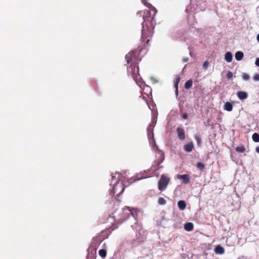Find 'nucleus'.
Wrapping results in <instances>:
<instances>
[{
    "mask_svg": "<svg viewBox=\"0 0 259 259\" xmlns=\"http://www.w3.org/2000/svg\"><path fill=\"white\" fill-rule=\"evenodd\" d=\"M208 65H209V62L207 61H206L203 63V68H204L206 69L207 68Z\"/></svg>",
    "mask_w": 259,
    "mask_h": 259,
    "instance_id": "obj_26",
    "label": "nucleus"
},
{
    "mask_svg": "<svg viewBox=\"0 0 259 259\" xmlns=\"http://www.w3.org/2000/svg\"><path fill=\"white\" fill-rule=\"evenodd\" d=\"M120 185V186H121V183L119 184V183H118L117 185H116L115 186V188H114V189H116L117 187L118 186V185Z\"/></svg>",
    "mask_w": 259,
    "mask_h": 259,
    "instance_id": "obj_32",
    "label": "nucleus"
},
{
    "mask_svg": "<svg viewBox=\"0 0 259 259\" xmlns=\"http://www.w3.org/2000/svg\"><path fill=\"white\" fill-rule=\"evenodd\" d=\"M141 41L142 40H141ZM142 42L143 43V45L140 49L138 50L132 51L125 56V59L127 64L130 65L133 64H138V62L141 60L139 56L140 53L142 52L143 50L146 49V45L148 44V43L146 44L145 41H142Z\"/></svg>",
    "mask_w": 259,
    "mask_h": 259,
    "instance_id": "obj_2",
    "label": "nucleus"
},
{
    "mask_svg": "<svg viewBox=\"0 0 259 259\" xmlns=\"http://www.w3.org/2000/svg\"><path fill=\"white\" fill-rule=\"evenodd\" d=\"M178 206L180 210H183L186 207V203L184 200H180L178 202Z\"/></svg>",
    "mask_w": 259,
    "mask_h": 259,
    "instance_id": "obj_13",
    "label": "nucleus"
},
{
    "mask_svg": "<svg viewBox=\"0 0 259 259\" xmlns=\"http://www.w3.org/2000/svg\"><path fill=\"white\" fill-rule=\"evenodd\" d=\"M194 148V144L192 142H189L184 146V149L187 152H190Z\"/></svg>",
    "mask_w": 259,
    "mask_h": 259,
    "instance_id": "obj_8",
    "label": "nucleus"
},
{
    "mask_svg": "<svg viewBox=\"0 0 259 259\" xmlns=\"http://www.w3.org/2000/svg\"><path fill=\"white\" fill-rule=\"evenodd\" d=\"M178 138L182 141H184L185 138V133L184 130L181 127H178L176 130Z\"/></svg>",
    "mask_w": 259,
    "mask_h": 259,
    "instance_id": "obj_7",
    "label": "nucleus"
},
{
    "mask_svg": "<svg viewBox=\"0 0 259 259\" xmlns=\"http://www.w3.org/2000/svg\"><path fill=\"white\" fill-rule=\"evenodd\" d=\"M99 254L100 255V256L103 258H104L106 257V254H107V252H106V250H105V249H100L99 251Z\"/></svg>",
    "mask_w": 259,
    "mask_h": 259,
    "instance_id": "obj_19",
    "label": "nucleus"
},
{
    "mask_svg": "<svg viewBox=\"0 0 259 259\" xmlns=\"http://www.w3.org/2000/svg\"><path fill=\"white\" fill-rule=\"evenodd\" d=\"M255 64L257 66L259 67V58L256 59Z\"/></svg>",
    "mask_w": 259,
    "mask_h": 259,
    "instance_id": "obj_29",
    "label": "nucleus"
},
{
    "mask_svg": "<svg viewBox=\"0 0 259 259\" xmlns=\"http://www.w3.org/2000/svg\"><path fill=\"white\" fill-rule=\"evenodd\" d=\"M224 109L228 111H231L233 109V106L230 102H227L224 105Z\"/></svg>",
    "mask_w": 259,
    "mask_h": 259,
    "instance_id": "obj_16",
    "label": "nucleus"
},
{
    "mask_svg": "<svg viewBox=\"0 0 259 259\" xmlns=\"http://www.w3.org/2000/svg\"><path fill=\"white\" fill-rule=\"evenodd\" d=\"M140 179H141V178H140L138 179L137 180H140Z\"/></svg>",
    "mask_w": 259,
    "mask_h": 259,
    "instance_id": "obj_35",
    "label": "nucleus"
},
{
    "mask_svg": "<svg viewBox=\"0 0 259 259\" xmlns=\"http://www.w3.org/2000/svg\"><path fill=\"white\" fill-rule=\"evenodd\" d=\"M169 181V178L164 175H162L158 183V189L161 191H164L166 188Z\"/></svg>",
    "mask_w": 259,
    "mask_h": 259,
    "instance_id": "obj_5",
    "label": "nucleus"
},
{
    "mask_svg": "<svg viewBox=\"0 0 259 259\" xmlns=\"http://www.w3.org/2000/svg\"><path fill=\"white\" fill-rule=\"evenodd\" d=\"M214 251L216 253L222 254L224 253L225 250L222 246L219 245L215 247Z\"/></svg>",
    "mask_w": 259,
    "mask_h": 259,
    "instance_id": "obj_11",
    "label": "nucleus"
},
{
    "mask_svg": "<svg viewBox=\"0 0 259 259\" xmlns=\"http://www.w3.org/2000/svg\"><path fill=\"white\" fill-rule=\"evenodd\" d=\"M122 218L119 219L118 222L121 223L127 220L131 215H132L133 217L136 218L137 216V211L134 209H130L129 207H125L122 210Z\"/></svg>",
    "mask_w": 259,
    "mask_h": 259,
    "instance_id": "obj_4",
    "label": "nucleus"
},
{
    "mask_svg": "<svg viewBox=\"0 0 259 259\" xmlns=\"http://www.w3.org/2000/svg\"><path fill=\"white\" fill-rule=\"evenodd\" d=\"M194 228V225L192 223L188 222L184 225V229L187 231H191Z\"/></svg>",
    "mask_w": 259,
    "mask_h": 259,
    "instance_id": "obj_10",
    "label": "nucleus"
},
{
    "mask_svg": "<svg viewBox=\"0 0 259 259\" xmlns=\"http://www.w3.org/2000/svg\"><path fill=\"white\" fill-rule=\"evenodd\" d=\"M177 178L179 180H181L182 181L183 183H184L185 184H188L190 183V178L188 175H178L177 176Z\"/></svg>",
    "mask_w": 259,
    "mask_h": 259,
    "instance_id": "obj_6",
    "label": "nucleus"
},
{
    "mask_svg": "<svg viewBox=\"0 0 259 259\" xmlns=\"http://www.w3.org/2000/svg\"><path fill=\"white\" fill-rule=\"evenodd\" d=\"M188 60H189V59H188V58H184L183 59V61L184 62H188Z\"/></svg>",
    "mask_w": 259,
    "mask_h": 259,
    "instance_id": "obj_30",
    "label": "nucleus"
},
{
    "mask_svg": "<svg viewBox=\"0 0 259 259\" xmlns=\"http://www.w3.org/2000/svg\"><path fill=\"white\" fill-rule=\"evenodd\" d=\"M232 53L228 52L225 54V59L227 62H231L232 60Z\"/></svg>",
    "mask_w": 259,
    "mask_h": 259,
    "instance_id": "obj_15",
    "label": "nucleus"
},
{
    "mask_svg": "<svg viewBox=\"0 0 259 259\" xmlns=\"http://www.w3.org/2000/svg\"><path fill=\"white\" fill-rule=\"evenodd\" d=\"M226 77L229 79H232L233 77V73L230 71H228L227 72Z\"/></svg>",
    "mask_w": 259,
    "mask_h": 259,
    "instance_id": "obj_24",
    "label": "nucleus"
},
{
    "mask_svg": "<svg viewBox=\"0 0 259 259\" xmlns=\"http://www.w3.org/2000/svg\"><path fill=\"white\" fill-rule=\"evenodd\" d=\"M182 117L184 119H187L188 118V115L186 113H184L182 114Z\"/></svg>",
    "mask_w": 259,
    "mask_h": 259,
    "instance_id": "obj_28",
    "label": "nucleus"
},
{
    "mask_svg": "<svg viewBox=\"0 0 259 259\" xmlns=\"http://www.w3.org/2000/svg\"><path fill=\"white\" fill-rule=\"evenodd\" d=\"M180 80L181 77L179 76H177L174 80V86L176 89V92L177 94H178V84L180 81Z\"/></svg>",
    "mask_w": 259,
    "mask_h": 259,
    "instance_id": "obj_12",
    "label": "nucleus"
},
{
    "mask_svg": "<svg viewBox=\"0 0 259 259\" xmlns=\"http://www.w3.org/2000/svg\"><path fill=\"white\" fill-rule=\"evenodd\" d=\"M253 79L255 81H259V74H256L253 76Z\"/></svg>",
    "mask_w": 259,
    "mask_h": 259,
    "instance_id": "obj_27",
    "label": "nucleus"
},
{
    "mask_svg": "<svg viewBox=\"0 0 259 259\" xmlns=\"http://www.w3.org/2000/svg\"><path fill=\"white\" fill-rule=\"evenodd\" d=\"M244 54L241 51H238L235 53V58L237 61H240L243 58Z\"/></svg>",
    "mask_w": 259,
    "mask_h": 259,
    "instance_id": "obj_14",
    "label": "nucleus"
},
{
    "mask_svg": "<svg viewBox=\"0 0 259 259\" xmlns=\"http://www.w3.org/2000/svg\"><path fill=\"white\" fill-rule=\"evenodd\" d=\"M245 148L243 145L237 146L236 147L235 150L239 152H243L245 151Z\"/></svg>",
    "mask_w": 259,
    "mask_h": 259,
    "instance_id": "obj_18",
    "label": "nucleus"
},
{
    "mask_svg": "<svg viewBox=\"0 0 259 259\" xmlns=\"http://www.w3.org/2000/svg\"><path fill=\"white\" fill-rule=\"evenodd\" d=\"M257 40L259 42V34L257 35Z\"/></svg>",
    "mask_w": 259,
    "mask_h": 259,
    "instance_id": "obj_33",
    "label": "nucleus"
},
{
    "mask_svg": "<svg viewBox=\"0 0 259 259\" xmlns=\"http://www.w3.org/2000/svg\"><path fill=\"white\" fill-rule=\"evenodd\" d=\"M193 84V81L192 79L188 80L185 83V88L187 90L190 89Z\"/></svg>",
    "mask_w": 259,
    "mask_h": 259,
    "instance_id": "obj_17",
    "label": "nucleus"
},
{
    "mask_svg": "<svg viewBox=\"0 0 259 259\" xmlns=\"http://www.w3.org/2000/svg\"><path fill=\"white\" fill-rule=\"evenodd\" d=\"M196 166L198 168L201 169V170H202L204 169L205 166H204V164H203L202 162H197V165H196Z\"/></svg>",
    "mask_w": 259,
    "mask_h": 259,
    "instance_id": "obj_22",
    "label": "nucleus"
},
{
    "mask_svg": "<svg viewBox=\"0 0 259 259\" xmlns=\"http://www.w3.org/2000/svg\"><path fill=\"white\" fill-rule=\"evenodd\" d=\"M142 2L150 9L149 10H146L143 12V19L144 22H143L141 36L142 41H145L146 44H148L154 32L155 22L153 17L157 11L151 4L147 2V0H142Z\"/></svg>",
    "mask_w": 259,
    "mask_h": 259,
    "instance_id": "obj_1",
    "label": "nucleus"
},
{
    "mask_svg": "<svg viewBox=\"0 0 259 259\" xmlns=\"http://www.w3.org/2000/svg\"><path fill=\"white\" fill-rule=\"evenodd\" d=\"M238 98L240 100H244L248 97V94L244 91H238L237 93Z\"/></svg>",
    "mask_w": 259,
    "mask_h": 259,
    "instance_id": "obj_9",
    "label": "nucleus"
},
{
    "mask_svg": "<svg viewBox=\"0 0 259 259\" xmlns=\"http://www.w3.org/2000/svg\"><path fill=\"white\" fill-rule=\"evenodd\" d=\"M195 139L196 140L197 145H200L201 142V139L198 135L195 136Z\"/></svg>",
    "mask_w": 259,
    "mask_h": 259,
    "instance_id": "obj_23",
    "label": "nucleus"
},
{
    "mask_svg": "<svg viewBox=\"0 0 259 259\" xmlns=\"http://www.w3.org/2000/svg\"><path fill=\"white\" fill-rule=\"evenodd\" d=\"M242 78L244 80H248L249 78V76L246 73H244L242 74Z\"/></svg>",
    "mask_w": 259,
    "mask_h": 259,
    "instance_id": "obj_25",
    "label": "nucleus"
},
{
    "mask_svg": "<svg viewBox=\"0 0 259 259\" xmlns=\"http://www.w3.org/2000/svg\"><path fill=\"white\" fill-rule=\"evenodd\" d=\"M252 140L255 142H259V135L257 133H254L252 136Z\"/></svg>",
    "mask_w": 259,
    "mask_h": 259,
    "instance_id": "obj_20",
    "label": "nucleus"
},
{
    "mask_svg": "<svg viewBox=\"0 0 259 259\" xmlns=\"http://www.w3.org/2000/svg\"><path fill=\"white\" fill-rule=\"evenodd\" d=\"M124 188H122V191H121V192H122L124 191Z\"/></svg>",
    "mask_w": 259,
    "mask_h": 259,
    "instance_id": "obj_34",
    "label": "nucleus"
},
{
    "mask_svg": "<svg viewBox=\"0 0 259 259\" xmlns=\"http://www.w3.org/2000/svg\"><path fill=\"white\" fill-rule=\"evenodd\" d=\"M158 202L160 205H164L166 204V200L163 197H159L158 200Z\"/></svg>",
    "mask_w": 259,
    "mask_h": 259,
    "instance_id": "obj_21",
    "label": "nucleus"
},
{
    "mask_svg": "<svg viewBox=\"0 0 259 259\" xmlns=\"http://www.w3.org/2000/svg\"><path fill=\"white\" fill-rule=\"evenodd\" d=\"M127 72L131 74L134 80L137 82L140 78L139 74V68L138 64H131L127 67Z\"/></svg>",
    "mask_w": 259,
    "mask_h": 259,
    "instance_id": "obj_3",
    "label": "nucleus"
},
{
    "mask_svg": "<svg viewBox=\"0 0 259 259\" xmlns=\"http://www.w3.org/2000/svg\"><path fill=\"white\" fill-rule=\"evenodd\" d=\"M255 151L257 153H259V146L256 148Z\"/></svg>",
    "mask_w": 259,
    "mask_h": 259,
    "instance_id": "obj_31",
    "label": "nucleus"
}]
</instances>
